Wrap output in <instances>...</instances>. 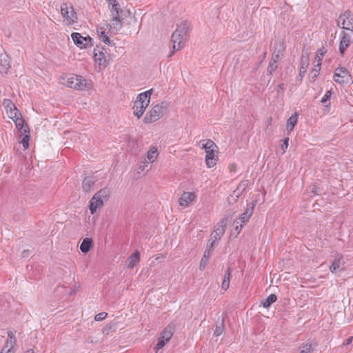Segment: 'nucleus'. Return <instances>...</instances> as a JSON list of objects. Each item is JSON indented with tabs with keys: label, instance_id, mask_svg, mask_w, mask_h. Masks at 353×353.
Returning <instances> with one entry per match:
<instances>
[{
	"label": "nucleus",
	"instance_id": "0eeeda50",
	"mask_svg": "<svg viewBox=\"0 0 353 353\" xmlns=\"http://www.w3.org/2000/svg\"><path fill=\"white\" fill-rule=\"evenodd\" d=\"M7 334L8 338L0 353H16L17 339L14 333L11 330H8Z\"/></svg>",
	"mask_w": 353,
	"mask_h": 353
},
{
	"label": "nucleus",
	"instance_id": "ddd939ff",
	"mask_svg": "<svg viewBox=\"0 0 353 353\" xmlns=\"http://www.w3.org/2000/svg\"><path fill=\"white\" fill-rule=\"evenodd\" d=\"M148 105L149 101L141 100L139 99V97L137 96L133 106L134 114L138 118H140L143 115Z\"/></svg>",
	"mask_w": 353,
	"mask_h": 353
},
{
	"label": "nucleus",
	"instance_id": "f257e3e1",
	"mask_svg": "<svg viewBox=\"0 0 353 353\" xmlns=\"http://www.w3.org/2000/svg\"><path fill=\"white\" fill-rule=\"evenodd\" d=\"M190 30V25L186 21H183L177 24L176 29L172 35V41L173 43L174 50L169 54L172 56L175 50H179L183 48L188 38V34Z\"/></svg>",
	"mask_w": 353,
	"mask_h": 353
},
{
	"label": "nucleus",
	"instance_id": "9b49d317",
	"mask_svg": "<svg viewBox=\"0 0 353 353\" xmlns=\"http://www.w3.org/2000/svg\"><path fill=\"white\" fill-rule=\"evenodd\" d=\"M173 335V327L170 325L165 327L161 333L158 343L156 345V349L159 350L162 348L167 342L170 341Z\"/></svg>",
	"mask_w": 353,
	"mask_h": 353
},
{
	"label": "nucleus",
	"instance_id": "49530a36",
	"mask_svg": "<svg viewBox=\"0 0 353 353\" xmlns=\"http://www.w3.org/2000/svg\"><path fill=\"white\" fill-rule=\"evenodd\" d=\"M103 57V54L102 52H101L99 56L97 55V53L94 54L95 60H96V61H99L100 65L102 64L101 61H102Z\"/></svg>",
	"mask_w": 353,
	"mask_h": 353
},
{
	"label": "nucleus",
	"instance_id": "5fc2aeb1",
	"mask_svg": "<svg viewBox=\"0 0 353 353\" xmlns=\"http://www.w3.org/2000/svg\"><path fill=\"white\" fill-rule=\"evenodd\" d=\"M352 339H353V338H352V336L349 337V338L347 339L345 344H346V345H349V344H350V343H352Z\"/></svg>",
	"mask_w": 353,
	"mask_h": 353
},
{
	"label": "nucleus",
	"instance_id": "58836bf2",
	"mask_svg": "<svg viewBox=\"0 0 353 353\" xmlns=\"http://www.w3.org/2000/svg\"><path fill=\"white\" fill-rule=\"evenodd\" d=\"M29 141H30V135L29 133L24 134L23 137L22 138L21 143H22L23 148L27 149L29 146Z\"/></svg>",
	"mask_w": 353,
	"mask_h": 353
},
{
	"label": "nucleus",
	"instance_id": "72a5a7b5",
	"mask_svg": "<svg viewBox=\"0 0 353 353\" xmlns=\"http://www.w3.org/2000/svg\"><path fill=\"white\" fill-rule=\"evenodd\" d=\"M314 345L312 343H306L300 347L299 353H311L314 350Z\"/></svg>",
	"mask_w": 353,
	"mask_h": 353
},
{
	"label": "nucleus",
	"instance_id": "4468645a",
	"mask_svg": "<svg viewBox=\"0 0 353 353\" xmlns=\"http://www.w3.org/2000/svg\"><path fill=\"white\" fill-rule=\"evenodd\" d=\"M351 43V36L348 33L343 31L341 34V41L339 44V52L342 56L344 54L345 50Z\"/></svg>",
	"mask_w": 353,
	"mask_h": 353
},
{
	"label": "nucleus",
	"instance_id": "a19ab883",
	"mask_svg": "<svg viewBox=\"0 0 353 353\" xmlns=\"http://www.w3.org/2000/svg\"><path fill=\"white\" fill-rule=\"evenodd\" d=\"M150 163V162L149 161H148L146 159H145L143 161H142V165H141L139 168V170L141 171V172H143L145 170V168H147L149 164Z\"/></svg>",
	"mask_w": 353,
	"mask_h": 353
},
{
	"label": "nucleus",
	"instance_id": "f3484780",
	"mask_svg": "<svg viewBox=\"0 0 353 353\" xmlns=\"http://www.w3.org/2000/svg\"><path fill=\"white\" fill-rule=\"evenodd\" d=\"M196 196L194 192H183L179 199V205L183 207H187L191 202L195 200Z\"/></svg>",
	"mask_w": 353,
	"mask_h": 353
},
{
	"label": "nucleus",
	"instance_id": "c9c22d12",
	"mask_svg": "<svg viewBox=\"0 0 353 353\" xmlns=\"http://www.w3.org/2000/svg\"><path fill=\"white\" fill-rule=\"evenodd\" d=\"M152 89L147 90L146 92L139 94L138 96L139 99L143 101H149L152 94Z\"/></svg>",
	"mask_w": 353,
	"mask_h": 353
},
{
	"label": "nucleus",
	"instance_id": "b1692460",
	"mask_svg": "<svg viewBox=\"0 0 353 353\" xmlns=\"http://www.w3.org/2000/svg\"><path fill=\"white\" fill-rule=\"evenodd\" d=\"M92 239L90 238H85L81 245L80 250L83 253H88L90 249L92 248Z\"/></svg>",
	"mask_w": 353,
	"mask_h": 353
},
{
	"label": "nucleus",
	"instance_id": "09e8293b",
	"mask_svg": "<svg viewBox=\"0 0 353 353\" xmlns=\"http://www.w3.org/2000/svg\"><path fill=\"white\" fill-rule=\"evenodd\" d=\"M334 78V81L338 83H340V84H342V83H347L348 81H347L345 80V79H341V78H339V77H333Z\"/></svg>",
	"mask_w": 353,
	"mask_h": 353
},
{
	"label": "nucleus",
	"instance_id": "4c0bfd02",
	"mask_svg": "<svg viewBox=\"0 0 353 353\" xmlns=\"http://www.w3.org/2000/svg\"><path fill=\"white\" fill-rule=\"evenodd\" d=\"M233 225L234 227V232H235L236 235L239 234L243 225L239 222V220L235 219L233 222Z\"/></svg>",
	"mask_w": 353,
	"mask_h": 353
},
{
	"label": "nucleus",
	"instance_id": "c756f323",
	"mask_svg": "<svg viewBox=\"0 0 353 353\" xmlns=\"http://www.w3.org/2000/svg\"><path fill=\"white\" fill-rule=\"evenodd\" d=\"M231 276V268H228L225 273L221 288L223 290H227L230 286V281Z\"/></svg>",
	"mask_w": 353,
	"mask_h": 353
},
{
	"label": "nucleus",
	"instance_id": "7ed1b4c3",
	"mask_svg": "<svg viewBox=\"0 0 353 353\" xmlns=\"http://www.w3.org/2000/svg\"><path fill=\"white\" fill-rule=\"evenodd\" d=\"M68 87L77 90H88L91 87V83L80 75H74L68 77L64 83Z\"/></svg>",
	"mask_w": 353,
	"mask_h": 353
},
{
	"label": "nucleus",
	"instance_id": "f8f14e48",
	"mask_svg": "<svg viewBox=\"0 0 353 353\" xmlns=\"http://www.w3.org/2000/svg\"><path fill=\"white\" fill-rule=\"evenodd\" d=\"M61 12L62 16L70 23H73L77 21V15L72 6L68 7L67 4H63L61 7Z\"/></svg>",
	"mask_w": 353,
	"mask_h": 353
},
{
	"label": "nucleus",
	"instance_id": "8fccbe9b",
	"mask_svg": "<svg viewBox=\"0 0 353 353\" xmlns=\"http://www.w3.org/2000/svg\"><path fill=\"white\" fill-rule=\"evenodd\" d=\"M288 142H289V138L288 137H286L284 140H283V143L281 145L282 147V149L285 151L288 147Z\"/></svg>",
	"mask_w": 353,
	"mask_h": 353
},
{
	"label": "nucleus",
	"instance_id": "f03ea898",
	"mask_svg": "<svg viewBox=\"0 0 353 353\" xmlns=\"http://www.w3.org/2000/svg\"><path fill=\"white\" fill-rule=\"evenodd\" d=\"M168 109V104L165 102L156 104L147 112L144 117V122L150 123L159 120L165 113Z\"/></svg>",
	"mask_w": 353,
	"mask_h": 353
},
{
	"label": "nucleus",
	"instance_id": "cd10ccee",
	"mask_svg": "<svg viewBox=\"0 0 353 353\" xmlns=\"http://www.w3.org/2000/svg\"><path fill=\"white\" fill-rule=\"evenodd\" d=\"M111 13V16H122L123 13V10L121 8V6L118 2L114 3L112 6L109 8Z\"/></svg>",
	"mask_w": 353,
	"mask_h": 353
},
{
	"label": "nucleus",
	"instance_id": "a18cd8bd",
	"mask_svg": "<svg viewBox=\"0 0 353 353\" xmlns=\"http://www.w3.org/2000/svg\"><path fill=\"white\" fill-rule=\"evenodd\" d=\"M102 41L105 43V44L112 46L114 43L110 39L108 36H104V39H102Z\"/></svg>",
	"mask_w": 353,
	"mask_h": 353
},
{
	"label": "nucleus",
	"instance_id": "1a4fd4ad",
	"mask_svg": "<svg viewBox=\"0 0 353 353\" xmlns=\"http://www.w3.org/2000/svg\"><path fill=\"white\" fill-rule=\"evenodd\" d=\"M71 38L74 44L80 48H86L92 46V39L89 36L83 37L80 33L73 32L71 34Z\"/></svg>",
	"mask_w": 353,
	"mask_h": 353
},
{
	"label": "nucleus",
	"instance_id": "dca6fc26",
	"mask_svg": "<svg viewBox=\"0 0 353 353\" xmlns=\"http://www.w3.org/2000/svg\"><path fill=\"white\" fill-rule=\"evenodd\" d=\"M280 58V52L279 51H274L272 54V58L269 63V65L267 68V74L268 75H272L273 72H274L278 68V61Z\"/></svg>",
	"mask_w": 353,
	"mask_h": 353
},
{
	"label": "nucleus",
	"instance_id": "9d476101",
	"mask_svg": "<svg viewBox=\"0 0 353 353\" xmlns=\"http://www.w3.org/2000/svg\"><path fill=\"white\" fill-rule=\"evenodd\" d=\"M345 260L342 254L336 253L329 269L332 273H336L345 270Z\"/></svg>",
	"mask_w": 353,
	"mask_h": 353
},
{
	"label": "nucleus",
	"instance_id": "a211bd4d",
	"mask_svg": "<svg viewBox=\"0 0 353 353\" xmlns=\"http://www.w3.org/2000/svg\"><path fill=\"white\" fill-rule=\"evenodd\" d=\"M123 26V18L122 16H112L110 20V29L114 33L119 31Z\"/></svg>",
	"mask_w": 353,
	"mask_h": 353
},
{
	"label": "nucleus",
	"instance_id": "412c9836",
	"mask_svg": "<svg viewBox=\"0 0 353 353\" xmlns=\"http://www.w3.org/2000/svg\"><path fill=\"white\" fill-rule=\"evenodd\" d=\"M334 77L345 79L347 81L351 80V75L345 68L339 67L336 68L334 72Z\"/></svg>",
	"mask_w": 353,
	"mask_h": 353
},
{
	"label": "nucleus",
	"instance_id": "2f4dec72",
	"mask_svg": "<svg viewBox=\"0 0 353 353\" xmlns=\"http://www.w3.org/2000/svg\"><path fill=\"white\" fill-rule=\"evenodd\" d=\"M276 299V296L274 294H271L262 302V304L264 307H268L271 304L274 303Z\"/></svg>",
	"mask_w": 353,
	"mask_h": 353
},
{
	"label": "nucleus",
	"instance_id": "6e6552de",
	"mask_svg": "<svg viewBox=\"0 0 353 353\" xmlns=\"http://www.w3.org/2000/svg\"><path fill=\"white\" fill-rule=\"evenodd\" d=\"M15 123L16 127L19 129L23 134L29 133V128L28 125H25V121L22 118L21 112L17 109L14 110V112H11V115L8 117Z\"/></svg>",
	"mask_w": 353,
	"mask_h": 353
},
{
	"label": "nucleus",
	"instance_id": "603ef678",
	"mask_svg": "<svg viewBox=\"0 0 353 353\" xmlns=\"http://www.w3.org/2000/svg\"><path fill=\"white\" fill-rule=\"evenodd\" d=\"M108 3V8L114 5V3H118L119 1L117 0H106Z\"/></svg>",
	"mask_w": 353,
	"mask_h": 353
},
{
	"label": "nucleus",
	"instance_id": "bb28decb",
	"mask_svg": "<svg viewBox=\"0 0 353 353\" xmlns=\"http://www.w3.org/2000/svg\"><path fill=\"white\" fill-rule=\"evenodd\" d=\"M297 117V113L295 112L288 119L286 129L288 132L292 131L296 125L298 121Z\"/></svg>",
	"mask_w": 353,
	"mask_h": 353
},
{
	"label": "nucleus",
	"instance_id": "6ab92c4d",
	"mask_svg": "<svg viewBox=\"0 0 353 353\" xmlns=\"http://www.w3.org/2000/svg\"><path fill=\"white\" fill-rule=\"evenodd\" d=\"M103 201L99 196L94 195L90 201V210L94 214L98 208H101L103 205Z\"/></svg>",
	"mask_w": 353,
	"mask_h": 353
},
{
	"label": "nucleus",
	"instance_id": "2eb2a0df",
	"mask_svg": "<svg viewBox=\"0 0 353 353\" xmlns=\"http://www.w3.org/2000/svg\"><path fill=\"white\" fill-rule=\"evenodd\" d=\"M255 205V202L248 203L245 211L240 215L239 219H236L239 220V222L243 225L248 222L250 218L253 214Z\"/></svg>",
	"mask_w": 353,
	"mask_h": 353
},
{
	"label": "nucleus",
	"instance_id": "473e14b6",
	"mask_svg": "<svg viewBox=\"0 0 353 353\" xmlns=\"http://www.w3.org/2000/svg\"><path fill=\"white\" fill-rule=\"evenodd\" d=\"M94 195L99 196L103 201H107L110 196V191L108 188H103L97 192Z\"/></svg>",
	"mask_w": 353,
	"mask_h": 353
},
{
	"label": "nucleus",
	"instance_id": "79ce46f5",
	"mask_svg": "<svg viewBox=\"0 0 353 353\" xmlns=\"http://www.w3.org/2000/svg\"><path fill=\"white\" fill-rule=\"evenodd\" d=\"M325 52H326V51L324 48H320L318 50L317 54H316V57L318 58V60H319V59H321L322 60V58L323 57Z\"/></svg>",
	"mask_w": 353,
	"mask_h": 353
},
{
	"label": "nucleus",
	"instance_id": "a878e982",
	"mask_svg": "<svg viewBox=\"0 0 353 353\" xmlns=\"http://www.w3.org/2000/svg\"><path fill=\"white\" fill-rule=\"evenodd\" d=\"M321 59H319V60H318L317 64L314 66L312 71L310 72L309 78L311 81H315L316 79L319 76V71L321 70Z\"/></svg>",
	"mask_w": 353,
	"mask_h": 353
},
{
	"label": "nucleus",
	"instance_id": "5701e85b",
	"mask_svg": "<svg viewBox=\"0 0 353 353\" xmlns=\"http://www.w3.org/2000/svg\"><path fill=\"white\" fill-rule=\"evenodd\" d=\"M1 70L6 72L10 68L9 57L6 54H0Z\"/></svg>",
	"mask_w": 353,
	"mask_h": 353
},
{
	"label": "nucleus",
	"instance_id": "f704fd0d",
	"mask_svg": "<svg viewBox=\"0 0 353 353\" xmlns=\"http://www.w3.org/2000/svg\"><path fill=\"white\" fill-rule=\"evenodd\" d=\"M308 60L306 59L305 61L303 60V59L301 61V65L300 68V72H299V78L301 79L305 74L307 72V68L308 64Z\"/></svg>",
	"mask_w": 353,
	"mask_h": 353
},
{
	"label": "nucleus",
	"instance_id": "37998d69",
	"mask_svg": "<svg viewBox=\"0 0 353 353\" xmlns=\"http://www.w3.org/2000/svg\"><path fill=\"white\" fill-rule=\"evenodd\" d=\"M248 185V181H242L240 183L236 189L240 190L241 192H243Z\"/></svg>",
	"mask_w": 353,
	"mask_h": 353
},
{
	"label": "nucleus",
	"instance_id": "7c9ffc66",
	"mask_svg": "<svg viewBox=\"0 0 353 353\" xmlns=\"http://www.w3.org/2000/svg\"><path fill=\"white\" fill-rule=\"evenodd\" d=\"M158 157L157 149L155 147H151L148 152L147 160L153 163Z\"/></svg>",
	"mask_w": 353,
	"mask_h": 353
},
{
	"label": "nucleus",
	"instance_id": "4d7b16f0",
	"mask_svg": "<svg viewBox=\"0 0 353 353\" xmlns=\"http://www.w3.org/2000/svg\"><path fill=\"white\" fill-rule=\"evenodd\" d=\"M279 88L280 90H283V87H284V85L283 83H280L279 85H278Z\"/></svg>",
	"mask_w": 353,
	"mask_h": 353
},
{
	"label": "nucleus",
	"instance_id": "c85d7f7f",
	"mask_svg": "<svg viewBox=\"0 0 353 353\" xmlns=\"http://www.w3.org/2000/svg\"><path fill=\"white\" fill-rule=\"evenodd\" d=\"M94 183V180L92 176H87L84 179L82 183L83 191L88 192Z\"/></svg>",
	"mask_w": 353,
	"mask_h": 353
},
{
	"label": "nucleus",
	"instance_id": "de8ad7c7",
	"mask_svg": "<svg viewBox=\"0 0 353 353\" xmlns=\"http://www.w3.org/2000/svg\"><path fill=\"white\" fill-rule=\"evenodd\" d=\"M223 332V328L220 326H216V330L214 332V334L216 336H219Z\"/></svg>",
	"mask_w": 353,
	"mask_h": 353
},
{
	"label": "nucleus",
	"instance_id": "6e6d98bb",
	"mask_svg": "<svg viewBox=\"0 0 353 353\" xmlns=\"http://www.w3.org/2000/svg\"><path fill=\"white\" fill-rule=\"evenodd\" d=\"M24 353H34L32 349H29L26 350Z\"/></svg>",
	"mask_w": 353,
	"mask_h": 353
},
{
	"label": "nucleus",
	"instance_id": "e433bc0d",
	"mask_svg": "<svg viewBox=\"0 0 353 353\" xmlns=\"http://www.w3.org/2000/svg\"><path fill=\"white\" fill-rule=\"evenodd\" d=\"M331 95H332V91L327 90L321 100V102L323 105H325V106H326V107L330 105V103H327V101L330 100Z\"/></svg>",
	"mask_w": 353,
	"mask_h": 353
},
{
	"label": "nucleus",
	"instance_id": "c03bdc74",
	"mask_svg": "<svg viewBox=\"0 0 353 353\" xmlns=\"http://www.w3.org/2000/svg\"><path fill=\"white\" fill-rule=\"evenodd\" d=\"M98 34L100 37V39L102 41V39H104V36H108V34L105 32V30H103V28H101L99 30H97Z\"/></svg>",
	"mask_w": 353,
	"mask_h": 353
},
{
	"label": "nucleus",
	"instance_id": "20e7f679",
	"mask_svg": "<svg viewBox=\"0 0 353 353\" xmlns=\"http://www.w3.org/2000/svg\"><path fill=\"white\" fill-rule=\"evenodd\" d=\"M202 148L206 152L205 163L208 168L214 167L217 159L215 158L216 152H217V145L211 139L206 140L205 144H203Z\"/></svg>",
	"mask_w": 353,
	"mask_h": 353
},
{
	"label": "nucleus",
	"instance_id": "393cba45",
	"mask_svg": "<svg viewBox=\"0 0 353 353\" xmlns=\"http://www.w3.org/2000/svg\"><path fill=\"white\" fill-rule=\"evenodd\" d=\"M3 105L4 106L5 109L6 110L8 116L9 117L11 115V112H14V110H17V108L16 105L12 103V101L10 99H5L3 101Z\"/></svg>",
	"mask_w": 353,
	"mask_h": 353
},
{
	"label": "nucleus",
	"instance_id": "aec40b11",
	"mask_svg": "<svg viewBox=\"0 0 353 353\" xmlns=\"http://www.w3.org/2000/svg\"><path fill=\"white\" fill-rule=\"evenodd\" d=\"M212 250H213V248H210V246L208 245L207 249L204 252L203 256L200 262L199 269L201 270H203L205 268V267L208 264V259L211 256Z\"/></svg>",
	"mask_w": 353,
	"mask_h": 353
},
{
	"label": "nucleus",
	"instance_id": "39448f33",
	"mask_svg": "<svg viewBox=\"0 0 353 353\" xmlns=\"http://www.w3.org/2000/svg\"><path fill=\"white\" fill-rule=\"evenodd\" d=\"M337 26L343 30L353 32V16L350 10H345L339 15Z\"/></svg>",
	"mask_w": 353,
	"mask_h": 353
},
{
	"label": "nucleus",
	"instance_id": "3c124183",
	"mask_svg": "<svg viewBox=\"0 0 353 353\" xmlns=\"http://www.w3.org/2000/svg\"><path fill=\"white\" fill-rule=\"evenodd\" d=\"M241 193L242 192L240 190L236 189L235 190L233 191V193L232 194L230 195V197L232 198L234 196L235 198H238Z\"/></svg>",
	"mask_w": 353,
	"mask_h": 353
},
{
	"label": "nucleus",
	"instance_id": "864d4df0",
	"mask_svg": "<svg viewBox=\"0 0 353 353\" xmlns=\"http://www.w3.org/2000/svg\"><path fill=\"white\" fill-rule=\"evenodd\" d=\"M30 251L29 250H24L22 252V256L23 257H28L30 255Z\"/></svg>",
	"mask_w": 353,
	"mask_h": 353
},
{
	"label": "nucleus",
	"instance_id": "4be33fe9",
	"mask_svg": "<svg viewBox=\"0 0 353 353\" xmlns=\"http://www.w3.org/2000/svg\"><path fill=\"white\" fill-rule=\"evenodd\" d=\"M140 261V253L135 251L127 259L128 268L132 269Z\"/></svg>",
	"mask_w": 353,
	"mask_h": 353
},
{
	"label": "nucleus",
	"instance_id": "ea45409f",
	"mask_svg": "<svg viewBox=\"0 0 353 353\" xmlns=\"http://www.w3.org/2000/svg\"><path fill=\"white\" fill-rule=\"evenodd\" d=\"M107 315L108 314L106 312H100L95 316L94 319L97 321H101L103 320L107 316Z\"/></svg>",
	"mask_w": 353,
	"mask_h": 353
},
{
	"label": "nucleus",
	"instance_id": "423d86ee",
	"mask_svg": "<svg viewBox=\"0 0 353 353\" xmlns=\"http://www.w3.org/2000/svg\"><path fill=\"white\" fill-rule=\"evenodd\" d=\"M226 221L223 219L221 220L215 226V230L211 234V239L208 245L210 248H213L216 241L219 240L221 237L224 234L226 229Z\"/></svg>",
	"mask_w": 353,
	"mask_h": 353
}]
</instances>
